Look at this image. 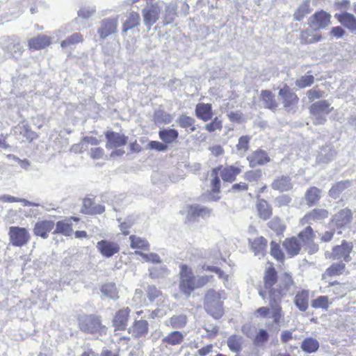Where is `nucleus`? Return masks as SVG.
Wrapping results in <instances>:
<instances>
[{
	"label": "nucleus",
	"instance_id": "27",
	"mask_svg": "<svg viewBox=\"0 0 356 356\" xmlns=\"http://www.w3.org/2000/svg\"><path fill=\"white\" fill-rule=\"evenodd\" d=\"M309 292L307 290H302L298 292L294 299L296 307L300 311H305L308 307Z\"/></svg>",
	"mask_w": 356,
	"mask_h": 356
},
{
	"label": "nucleus",
	"instance_id": "36",
	"mask_svg": "<svg viewBox=\"0 0 356 356\" xmlns=\"http://www.w3.org/2000/svg\"><path fill=\"white\" fill-rule=\"evenodd\" d=\"M101 292L104 296L111 299H117L119 298L118 291L115 284L106 283L102 285Z\"/></svg>",
	"mask_w": 356,
	"mask_h": 356
},
{
	"label": "nucleus",
	"instance_id": "26",
	"mask_svg": "<svg viewBox=\"0 0 356 356\" xmlns=\"http://www.w3.org/2000/svg\"><path fill=\"white\" fill-rule=\"evenodd\" d=\"M184 339V335L179 331L175 330L170 332L162 339L163 343L170 346H177L181 344Z\"/></svg>",
	"mask_w": 356,
	"mask_h": 356
},
{
	"label": "nucleus",
	"instance_id": "43",
	"mask_svg": "<svg viewBox=\"0 0 356 356\" xmlns=\"http://www.w3.org/2000/svg\"><path fill=\"white\" fill-rule=\"evenodd\" d=\"M69 220L58 221L56 223V228L54 232L62 234L65 236H70L73 232L71 224Z\"/></svg>",
	"mask_w": 356,
	"mask_h": 356
},
{
	"label": "nucleus",
	"instance_id": "53",
	"mask_svg": "<svg viewBox=\"0 0 356 356\" xmlns=\"http://www.w3.org/2000/svg\"><path fill=\"white\" fill-rule=\"evenodd\" d=\"M0 201L3 202H23L24 206H38V204L32 203L25 199H20L10 195H3L0 196Z\"/></svg>",
	"mask_w": 356,
	"mask_h": 356
},
{
	"label": "nucleus",
	"instance_id": "8",
	"mask_svg": "<svg viewBox=\"0 0 356 356\" xmlns=\"http://www.w3.org/2000/svg\"><path fill=\"white\" fill-rule=\"evenodd\" d=\"M329 216V212L324 209H314L307 213L300 220V224L302 226L311 225L313 222H320Z\"/></svg>",
	"mask_w": 356,
	"mask_h": 356
},
{
	"label": "nucleus",
	"instance_id": "48",
	"mask_svg": "<svg viewBox=\"0 0 356 356\" xmlns=\"http://www.w3.org/2000/svg\"><path fill=\"white\" fill-rule=\"evenodd\" d=\"M345 270V264L342 262L333 264L325 271L323 276H337L341 275Z\"/></svg>",
	"mask_w": 356,
	"mask_h": 356
},
{
	"label": "nucleus",
	"instance_id": "38",
	"mask_svg": "<svg viewBox=\"0 0 356 356\" xmlns=\"http://www.w3.org/2000/svg\"><path fill=\"white\" fill-rule=\"evenodd\" d=\"M309 0H305L298 6L297 10L293 14L294 19L296 21L302 20L305 15L310 13L311 9L309 8Z\"/></svg>",
	"mask_w": 356,
	"mask_h": 356
},
{
	"label": "nucleus",
	"instance_id": "14",
	"mask_svg": "<svg viewBox=\"0 0 356 356\" xmlns=\"http://www.w3.org/2000/svg\"><path fill=\"white\" fill-rule=\"evenodd\" d=\"M353 213L349 209H341L332 217V222L338 227H342L350 223Z\"/></svg>",
	"mask_w": 356,
	"mask_h": 356
},
{
	"label": "nucleus",
	"instance_id": "57",
	"mask_svg": "<svg viewBox=\"0 0 356 356\" xmlns=\"http://www.w3.org/2000/svg\"><path fill=\"white\" fill-rule=\"evenodd\" d=\"M323 151L325 153H326V152L328 151L327 154H323V152H321L318 156V160L323 163H327L332 161L336 155V152L329 147L324 148Z\"/></svg>",
	"mask_w": 356,
	"mask_h": 356
},
{
	"label": "nucleus",
	"instance_id": "51",
	"mask_svg": "<svg viewBox=\"0 0 356 356\" xmlns=\"http://www.w3.org/2000/svg\"><path fill=\"white\" fill-rule=\"evenodd\" d=\"M314 82V77L311 74H305L297 79L296 81V86L299 88H305L312 86Z\"/></svg>",
	"mask_w": 356,
	"mask_h": 356
},
{
	"label": "nucleus",
	"instance_id": "6",
	"mask_svg": "<svg viewBox=\"0 0 356 356\" xmlns=\"http://www.w3.org/2000/svg\"><path fill=\"white\" fill-rule=\"evenodd\" d=\"M225 298V293L223 291H216L214 289H209L204 297L205 309L207 310L220 309L222 300Z\"/></svg>",
	"mask_w": 356,
	"mask_h": 356
},
{
	"label": "nucleus",
	"instance_id": "31",
	"mask_svg": "<svg viewBox=\"0 0 356 356\" xmlns=\"http://www.w3.org/2000/svg\"><path fill=\"white\" fill-rule=\"evenodd\" d=\"M300 348L306 353H314L319 348V343L316 339L307 337L302 341Z\"/></svg>",
	"mask_w": 356,
	"mask_h": 356
},
{
	"label": "nucleus",
	"instance_id": "47",
	"mask_svg": "<svg viewBox=\"0 0 356 356\" xmlns=\"http://www.w3.org/2000/svg\"><path fill=\"white\" fill-rule=\"evenodd\" d=\"M154 121L156 123L170 124L172 122L173 117L162 110H158L154 113Z\"/></svg>",
	"mask_w": 356,
	"mask_h": 356
},
{
	"label": "nucleus",
	"instance_id": "24",
	"mask_svg": "<svg viewBox=\"0 0 356 356\" xmlns=\"http://www.w3.org/2000/svg\"><path fill=\"white\" fill-rule=\"evenodd\" d=\"M140 24V15L134 11L129 13L127 16L126 21L123 23L122 32H127Z\"/></svg>",
	"mask_w": 356,
	"mask_h": 356
},
{
	"label": "nucleus",
	"instance_id": "56",
	"mask_svg": "<svg viewBox=\"0 0 356 356\" xmlns=\"http://www.w3.org/2000/svg\"><path fill=\"white\" fill-rule=\"evenodd\" d=\"M3 49L6 51L11 53L14 57L20 56L23 51L22 46L19 42L10 43L6 47H3Z\"/></svg>",
	"mask_w": 356,
	"mask_h": 356
},
{
	"label": "nucleus",
	"instance_id": "40",
	"mask_svg": "<svg viewBox=\"0 0 356 356\" xmlns=\"http://www.w3.org/2000/svg\"><path fill=\"white\" fill-rule=\"evenodd\" d=\"M241 337L236 334H232L229 336L227 339V346L233 353H237L240 352L241 350Z\"/></svg>",
	"mask_w": 356,
	"mask_h": 356
},
{
	"label": "nucleus",
	"instance_id": "63",
	"mask_svg": "<svg viewBox=\"0 0 356 356\" xmlns=\"http://www.w3.org/2000/svg\"><path fill=\"white\" fill-rule=\"evenodd\" d=\"M291 202V197L288 195H282L277 197L275 200V204L278 207L288 206Z\"/></svg>",
	"mask_w": 356,
	"mask_h": 356
},
{
	"label": "nucleus",
	"instance_id": "10",
	"mask_svg": "<svg viewBox=\"0 0 356 356\" xmlns=\"http://www.w3.org/2000/svg\"><path fill=\"white\" fill-rule=\"evenodd\" d=\"M118 19H104L101 22L97 33L101 39L104 40L108 36L116 32L118 28Z\"/></svg>",
	"mask_w": 356,
	"mask_h": 356
},
{
	"label": "nucleus",
	"instance_id": "4",
	"mask_svg": "<svg viewBox=\"0 0 356 356\" xmlns=\"http://www.w3.org/2000/svg\"><path fill=\"white\" fill-rule=\"evenodd\" d=\"M10 243L15 247H22L28 243L31 238L29 231L24 227L12 226L9 227Z\"/></svg>",
	"mask_w": 356,
	"mask_h": 356
},
{
	"label": "nucleus",
	"instance_id": "22",
	"mask_svg": "<svg viewBox=\"0 0 356 356\" xmlns=\"http://www.w3.org/2000/svg\"><path fill=\"white\" fill-rule=\"evenodd\" d=\"M334 17L342 25L350 31H353L356 30V17L354 15L348 13H343L341 14H336Z\"/></svg>",
	"mask_w": 356,
	"mask_h": 356
},
{
	"label": "nucleus",
	"instance_id": "12",
	"mask_svg": "<svg viewBox=\"0 0 356 356\" xmlns=\"http://www.w3.org/2000/svg\"><path fill=\"white\" fill-rule=\"evenodd\" d=\"M279 95L282 97L284 107L287 111L293 110L298 102V96L294 92H291L288 88L280 89Z\"/></svg>",
	"mask_w": 356,
	"mask_h": 356
},
{
	"label": "nucleus",
	"instance_id": "3",
	"mask_svg": "<svg viewBox=\"0 0 356 356\" xmlns=\"http://www.w3.org/2000/svg\"><path fill=\"white\" fill-rule=\"evenodd\" d=\"M179 277V288L184 295L188 297L196 289L195 277L192 269L186 264H181Z\"/></svg>",
	"mask_w": 356,
	"mask_h": 356
},
{
	"label": "nucleus",
	"instance_id": "11",
	"mask_svg": "<svg viewBox=\"0 0 356 356\" xmlns=\"http://www.w3.org/2000/svg\"><path fill=\"white\" fill-rule=\"evenodd\" d=\"M98 251L105 257H111L120 251V246L117 243L102 240L97 243Z\"/></svg>",
	"mask_w": 356,
	"mask_h": 356
},
{
	"label": "nucleus",
	"instance_id": "62",
	"mask_svg": "<svg viewBox=\"0 0 356 356\" xmlns=\"http://www.w3.org/2000/svg\"><path fill=\"white\" fill-rule=\"evenodd\" d=\"M205 129L209 132H213L222 129V121L216 117L210 123L205 125Z\"/></svg>",
	"mask_w": 356,
	"mask_h": 356
},
{
	"label": "nucleus",
	"instance_id": "16",
	"mask_svg": "<svg viewBox=\"0 0 356 356\" xmlns=\"http://www.w3.org/2000/svg\"><path fill=\"white\" fill-rule=\"evenodd\" d=\"M54 227V223L50 220L38 222L34 227L33 232L35 235L47 238Z\"/></svg>",
	"mask_w": 356,
	"mask_h": 356
},
{
	"label": "nucleus",
	"instance_id": "19",
	"mask_svg": "<svg viewBox=\"0 0 356 356\" xmlns=\"http://www.w3.org/2000/svg\"><path fill=\"white\" fill-rule=\"evenodd\" d=\"M283 246L289 255L295 256L299 253L302 247V242L298 237H292L286 238L283 243Z\"/></svg>",
	"mask_w": 356,
	"mask_h": 356
},
{
	"label": "nucleus",
	"instance_id": "20",
	"mask_svg": "<svg viewBox=\"0 0 356 356\" xmlns=\"http://www.w3.org/2000/svg\"><path fill=\"white\" fill-rule=\"evenodd\" d=\"M260 99L265 108H267L273 111L277 110L278 104L275 100V95L270 90H261L260 94Z\"/></svg>",
	"mask_w": 356,
	"mask_h": 356
},
{
	"label": "nucleus",
	"instance_id": "46",
	"mask_svg": "<svg viewBox=\"0 0 356 356\" xmlns=\"http://www.w3.org/2000/svg\"><path fill=\"white\" fill-rule=\"evenodd\" d=\"M267 241L264 237H259L254 240L252 247L254 250L255 255H263L264 250L266 248Z\"/></svg>",
	"mask_w": 356,
	"mask_h": 356
},
{
	"label": "nucleus",
	"instance_id": "49",
	"mask_svg": "<svg viewBox=\"0 0 356 356\" xmlns=\"http://www.w3.org/2000/svg\"><path fill=\"white\" fill-rule=\"evenodd\" d=\"M300 39L305 43H314L321 40V35L314 34L309 30L301 31Z\"/></svg>",
	"mask_w": 356,
	"mask_h": 356
},
{
	"label": "nucleus",
	"instance_id": "45",
	"mask_svg": "<svg viewBox=\"0 0 356 356\" xmlns=\"http://www.w3.org/2000/svg\"><path fill=\"white\" fill-rule=\"evenodd\" d=\"M277 281L276 271L273 268H268L264 276L265 287L266 289L270 288L275 284Z\"/></svg>",
	"mask_w": 356,
	"mask_h": 356
},
{
	"label": "nucleus",
	"instance_id": "60",
	"mask_svg": "<svg viewBox=\"0 0 356 356\" xmlns=\"http://www.w3.org/2000/svg\"><path fill=\"white\" fill-rule=\"evenodd\" d=\"M250 139V138L248 136H241L238 139L236 149L240 154H243L248 150Z\"/></svg>",
	"mask_w": 356,
	"mask_h": 356
},
{
	"label": "nucleus",
	"instance_id": "17",
	"mask_svg": "<svg viewBox=\"0 0 356 356\" xmlns=\"http://www.w3.org/2000/svg\"><path fill=\"white\" fill-rule=\"evenodd\" d=\"M271 188L280 192H284L291 190L293 188V184L289 177L281 176L273 180Z\"/></svg>",
	"mask_w": 356,
	"mask_h": 356
},
{
	"label": "nucleus",
	"instance_id": "29",
	"mask_svg": "<svg viewBox=\"0 0 356 356\" xmlns=\"http://www.w3.org/2000/svg\"><path fill=\"white\" fill-rule=\"evenodd\" d=\"M220 168H215L211 171V177H212L211 181V188H212V192L213 193H218L220 192V179L218 178V170H220ZM220 197L218 195H216L215 194H211L209 197L210 200L213 201H217L219 200Z\"/></svg>",
	"mask_w": 356,
	"mask_h": 356
},
{
	"label": "nucleus",
	"instance_id": "9",
	"mask_svg": "<svg viewBox=\"0 0 356 356\" xmlns=\"http://www.w3.org/2000/svg\"><path fill=\"white\" fill-rule=\"evenodd\" d=\"M331 15L323 11H319L314 14L309 18L310 26L314 29H325L330 24Z\"/></svg>",
	"mask_w": 356,
	"mask_h": 356
},
{
	"label": "nucleus",
	"instance_id": "7",
	"mask_svg": "<svg viewBox=\"0 0 356 356\" xmlns=\"http://www.w3.org/2000/svg\"><path fill=\"white\" fill-rule=\"evenodd\" d=\"M352 243H348L343 241L341 245H336L332 249V252L330 254V258L337 260H342L348 262L352 259L350 253L353 251Z\"/></svg>",
	"mask_w": 356,
	"mask_h": 356
},
{
	"label": "nucleus",
	"instance_id": "21",
	"mask_svg": "<svg viewBox=\"0 0 356 356\" xmlns=\"http://www.w3.org/2000/svg\"><path fill=\"white\" fill-rule=\"evenodd\" d=\"M196 116L207 122L212 118V107L210 104L199 103L196 105L195 108Z\"/></svg>",
	"mask_w": 356,
	"mask_h": 356
},
{
	"label": "nucleus",
	"instance_id": "37",
	"mask_svg": "<svg viewBox=\"0 0 356 356\" xmlns=\"http://www.w3.org/2000/svg\"><path fill=\"white\" fill-rule=\"evenodd\" d=\"M129 313H116L113 320V324L115 330H124L126 329L128 321Z\"/></svg>",
	"mask_w": 356,
	"mask_h": 356
},
{
	"label": "nucleus",
	"instance_id": "32",
	"mask_svg": "<svg viewBox=\"0 0 356 356\" xmlns=\"http://www.w3.org/2000/svg\"><path fill=\"white\" fill-rule=\"evenodd\" d=\"M257 209L259 212V217L264 220L268 219L272 215L271 207L263 199L257 201Z\"/></svg>",
	"mask_w": 356,
	"mask_h": 356
},
{
	"label": "nucleus",
	"instance_id": "59",
	"mask_svg": "<svg viewBox=\"0 0 356 356\" xmlns=\"http://www.w3.org/2000/svg\"><path fill=\"white\" fill-rule=\"evenodd\" d=\"M136 218L134 216L127 217L124 221L120 222V228L122 234L127 235L129 233V229L135 223Z\"/></svg>",
	"mask_w": 356,
	"mask_h": 356
},
{
	"label": "nucleus",
	"instance_id": "23",
	"mask_svg": "<svg viewBox=\"0 0 356 356\" xmlns=\"http://www.w3.org/2000/svg\"><path fill=\"white\" fill-rule=\"evenodd\" d=\"M159 136L163 143L170 144L177 142L179 133L175 129L166 128L159 131Z\"/></svg>",
	"mask_w": 356,
	"mask_h": 356
},
{
	"label": "nucleus",
	"instance_id": "61",
	"mask_svg": "<svg viewBox=\"0 0 356 356\" xmlns=\"http://www.w3.org/2000/svg\"><path fill=\"white\" fill-rule=\"evenodd\" d=\"M270 252L271 255L278 261L284 259V254L280 250V245L274 241L270 243Z\"/></svg>",
	"mask_w": 356,
	"mask_h": 356
},
{
	"label": "nucleus",
	"instance_id": "52",
	"mask_svg": "<svg viewBox=\"0 0 356 356\" xmlns=\"http://www.w3.org/2000/svg\"><path fill=\"white\" fill-rule=\"evenodd\" d=\"M148 331V323L146 321H138L134 325V332L137 337H142Z\"/></svg>",
	"mask_w": 356,
	"mask_h": 356
},
{
	"label": "nucleus",
	"instance_id": "41",
	"mask_svg": "<svg viewBox=\"0 0 356 356\" xmlns=\"http://www.w3.org/2000/svg\"><path fill=\"white\" fill-rule=\"evenodd\" d=\"M332 304L327 296H318L317 298L312 300L311 305L314 309L327 310Z\"/></svg>",
	"mask_w": 356,
	"mask_h": 356
},
{
	"label": "nucleus",
	"instance_id": "2",
	"mask_svg": "<svg viewBox=\"0 0 356 356\" xmlns=\"http://www.w3.org/2000/svg\"><path fill=\"white\" fill-rule=\"evenodd\" d=\"M309 110L313 123L316 125H322L326 122L327 115L332 112L333 107L327 100H319L313 103Z\"/></svg>",
	"mask_w": 356,
	"mask_h": 356
},
{
	"label": "nucleus",
	"instance_id": "1",
	"mask_svg": "<svg viewBox=\"0 0 356 356\" xmlns=\"http://www.w3.org/2000/svg\"><path fill=\"white\" fill-rule=\"evenodd\" d=\"M143 23L148 30L156 23L163 15V21L168 24L175 15V8L166 3L163 0H147L145 7L141 10Z\"/></svg>",
	"mask_w": 356,
	"mask_h": 356
},
{
	"label": "nucleus",
	"instance_id": "42",
	"mask_svg": "<svg viewBox=\"0 0 356 356\" xmlns=\"http://www.w3.org/2000/svg\"><path fill=\"white\" fill-rule=\"evenodd\" d=\"M178 125L182 128H190L191 132H193L195 130L194 126L195 120L190 116L185 115H181L176 120Z\"/></svg>",
	"mask_w": 356,
	"mask_h": 356
},
{
	"label": "nucleus",
	"instance_id": "35",
	"mask_svg": "<svg viewBox=\"0 0 356 356\" xmlns=\"http://www.w3.org/2000/svg\"><path fill=\"white\" fill-rule=\"evenodd\" d=\"M130 247L133 249H142L148 250L149 249V244L148 241L143 238H140L136 235L129 236Z\"/></svg>",
	"mask_w": 356,
	"mask_h": 356
},
{
	"label": "nucleus",
	"instance_id": "28",
	"mask_svg": "<svg viewBox=\"0 0 356 356\" xmlns=\"http://www.w3.org/2000/svg\"><path fill=\"white\" fill-rule=\"evenodd\" d=\"M321 191L316 187L309 188L305 194V199L309 207H312L318 203L321 198Z\"/></svg>",
	"mask_w": 356,
	"mask_h": 356
},
{
	"label": "nucleus",
	"instance_id": "5",
	"mask_svg": "<svg viewBox=\"0 0 356 356\" xmlns=\"http://www.w3.org/2000/svg\"><path fill=\"white\" fill-rule=\"evenodd\" d=\"M80 329L85 332H96L101 330L99 318L95 314H83L79 318Z\"/></svg>",
	"mask_w": 356,
	"mask_h": 356
},
{
	"label": "nucleus",
	"instance_id": "64",
	"mask_svg": "<svg viewBox=\"0 0 356 356\" xmlns=\"http://www.w3.org/2000/svg\"><path fill=\"white\" fill-rule=\"evenodd\" d=\"M148 147L151 149H155L158 152H165L168 150V147L166 144L159 142V141H150L148 145Z\"/></svg>",
	"mask_w": 356,
	"mask_h": 356
},
{
	"label": "nucleus",
	"instance_id": "15",
	"mask_svg": "<svg viewBox=\"0 0 356 356\" xmlns=\"http://www.w3.org/2000/svg\"><path fill=\"white\" fill-rule=\"evenodd\" d=\"M51 44V38L45 35H38L28 41V46L31 49L39 50L44 49Z\"/></svg>",
	"mask_w": 356,
	"mask_h": 356
},
{
	"label": "nucleus",
	"instance_id": "30",
	"mask_svg": "<svg viewBox=\"0 0 356 356\" xmlns=\"http://www.w3.org/2000/svg\"><path fill=\"white\" fill-rule=\"evenodd\" d=\"M241 172L239 168L227 166L220 170V176L223 181L232 182L235 180L236 176Z\"/></svg>",
	"mask_w": 356,
	"mask_h": 356
},
{
	"label": "nucleus",
	"instance_id": "13",
	"mask_svg": "<svg viewBox=\"0 0 356 356\" xmlns=\"http://www.w3.org/2000/svg\"><path fill=\"white\" fill-rule=\"evenodd\" d=\"M106 138L107 139V143L106 144V147L107 149L124 146L127 142V136L124 134L113 131H107L106 134Z\"/></svg>",
	"mask_w": 356,
	"mask_h": 356
},
{
	"label": "nucleus",
	"instance_id": "55",
	"mask_svg": "<svg viewBox=\"0 0 356 356\" xmlns=\"http://www.w3.org/2000/svg\"><path fill=\"white\" fill-rule=\"evenodd\" d=\"M134 253L136 254L141 256L143 260L146 262H152L156 264H160L161 262L160 257L156 253L151 252L149 254H146L138 250L135 251Z\"/></svg>",
	"mask_w": 356,
	"mask_h": 356
},
{
	"label": "nucleus",
	"instance_id": "25",
	"mask_svg": "<svg viewBox=\"0 0 356 356\" xmlns=\"http://www.w3.org/2000/svg\"><path fill=\"white\" fill-rule=\"evenodd\" d=\"M187 323V316L184 314H179L173 315L170 318L165 321V325L171 326L175 329H180Z\"/></svg>",
	"mask_w": 356,
	"mask_h": 356
},
{
	"label": "nucleus",
	"instance_id": "33",
	"mask_svg": "<svg viewBox=\"0 0 356 356\" xmlns=\"http://www.w3.org/2000/svg\"><path fill=\"white\" fill-rule=\"evenodd\" d=\"M211 212V210L200 205H192L188 210V216L190 218H195L196 216H209Z\"/></svg>",
	"mask_w": 356,
	"mask_h": 356
},
{
	"label": "nucleus",
	"instance_id": "44",
	"mask_svg": "<svg viewBox=\"0 0 356 356\" xmlns=\"http://www.w3.org/2000/svg\"><path fill=\"white\" fill-rule=\"evenodd\" d=\"M315 237V234L312 228L308 225L307 227L298 234V238L302 243L309 244L312 243Z\"/></svg>",
	"mask_w": 356,
	"mask_h": 356
},
{
	"label": "nucleus",
	"instance_id": "18",
	"mask_svg": "<svg viewBox=\"0 0 356 356\" xmlns=\"http://www.w3.org/2000/svg\"><path fill=\"white\" fill-rule=\"evenodd\" d=\"M250 161V165L255 167L258 165H264L270 161V157L267 153L262 149H259L254 152L250 156L248 157Z\"/></svg>",
	"mask_w": 356,
	"mask_h": 356
},
{
	"label": "nucleus",
	"instance_id": "54",
	"mask_svg": "<svg viewBox=\"0 0 356 356\" xmlns=\"http://www.w3.org/2000/svg\"><path fill=\"white\" fill-rule=\"evenodd\" d=\"M268 227L276 232L277 234L283 232L285 229V225L283 224L282 220L278 217L273 218L268 223Z\"/></svg>",
	"mask_w": 356,
	"mask_h": 356
},
{
	"label": "nucleus",
	"instance_id": "39",
	"mask_svg": "<svg viewBox=\"0 0 356 356\" xmlns=\"http://www.w3.org/2000/svg\"><path fill=\"white\" fill-rule=\"evenodd\" d=\"M269 339V333L265 329H259L252 339L253 344L257 347H261Z\"/></svg>",
	"mask_w": 356,
	"mask_h": 356
},
{
	"label": "nucleus",
	"instance_id": "34",
	"mask_svg": "<svg viewBox=\"0 0 356 356\" xmlns=\"http://www.w3.org/2000/svg\"><path fill=\"white\" fill-rule=\"evenodd\" d=\"M350 186V181L348 180L339 181L335 184L330 190L329 195L331 197L337 199L340 194Z\"/></svg>",
	"mask_w": 356,
	"mask_h": 356
},
{
	"label": "nucleus",
	"instance_id": "50",
	"mask_svg": "<svg viewBox=\"0 0 356 356\" xmlns=\"http://www.w3.org/2000/svg\"><path fill=\"white\" fill-rule=\"evenodd\" d=\"M83 41L82 35L79 33H75L70 35L67 39L63 40L60 43L62 48H67L70 45H73Z\"/></svg>",
	"mask_w": 356,
	"mask_h": 356
},
{
	"label": "nucleus",
	"instance_id": "58",
	"mask_svg": "<svg viewBox=\"0 0 356 356\" xmlns=\"http://www.w3.org/2000/svg\"><path fill=\"white\" fill-rule=\"evenodd\" d=\"M96 12V8L93 6H83L78 12L79 17L83 19L91 17Z\"/></svg>",
	"mask_w": 356,
	"mask_h": 356
}]
</instances>
